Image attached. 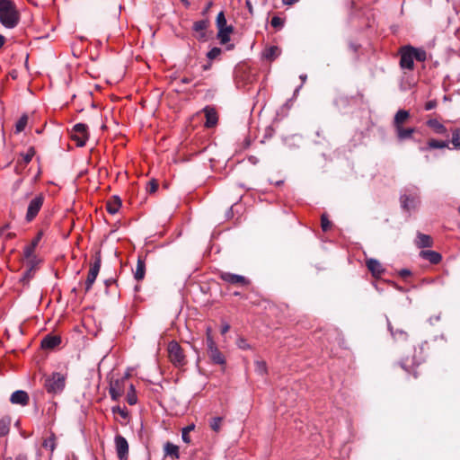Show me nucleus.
<instances>
[{
	"mask_svg": "<svg viewBox=\"0 0 460 460\" xmlns=\"http://www.w3.org/2000/svg\"><path fill=\"white\" fill-rule=\"evenodd\" d=\"M19 22L20 12L14 0H0V23L6 29H13Z\"/></svg>",
	"mask_w": 460,
	"mask_h": 460,
	"instance_id": "f257e3e1",
	"label": "nucleus"
},
{
	"mask_svg": "<svg viewBox=\"0 0 460 460\" xmlns=\"http://www.w3.org/2000/svg\"><path fill=\"white\" fill-rule=\"evenodd\" d=\"M426 59L427 52L423 48L404 45V69L412 70L414 68V61L424 62Z\"/></svg>",
	"mask_w": 460,
	"mask_h": 460,
	"instance_id": "f03ea898",
	"label": "nucleus"
},
{
	"mask_svg": "<svg viewBox=\"0 0 460 460\" xmlns=\"http://www.w3.org/2000/svg\"><path fill=\"white\" fill-rule=\"evenodd\" d=\"M66 385V376L54 372L45 378L44 387L49 394H58L63 391Z\"/></svg>",
	"mask_w": 460,
	"mask_h": 460,
	"instance_id": "7ed1b4c3",
	"label": "nucleus"
},
{
	"mask_svg": "<svg viewBox=\"0 0 460 460\" xmlns=\"http://www.w3.org/2000/svg\"><path fill=\"white\" fill-rule=\"evenodd\" d=\"M167 350L169 359L175 367H181L186 365V355L177 341H172L169 342Z\"/></svg>",
	"mask_w": 460,
	"mask_h": 460,
	"instance_id": "20e7f679",
	"label": "nucleus"
},
{
	"mask_svg": "<svg viewBox=\"0 0 460 460\" xmlns=\"http://www.w3.org/2000/svg\"><path fill=\"white\" fill-rule=\"evenodd\" d=\"M101 265H102L101 255L97 254L94 259L93 263L91 264V267H90V270H89V272L87 275V279L84 283L85 293H87L91 290V288L99 274Z\"/></svg>",
	"mask_w": 460,
	"mask_h": 460,
	"instance_id": "39448f33",
	"label": "nucleus"
},
{
	"mask_svg": "<svg viewBox=\"0 0 460 460\" xmlns=\"http://www.w3.org/2000/svg\"><path fill=\"white\" fill-rule=\"evenodd\" d=\"M43 202L44 196L42 194H39L30 201L26 213V220L28 222L32 221L36 217L43 205Z\"/></svg>",
	"mask_w": 460,
	"mask_h": 460,
	"instance_id": "423d86ee",
	"label": "nucleus"
},
{
	"mask_svg": "<svg viewBox=\"0 0 460 460\" xmlns=\"http://www.w3.org/2000/svg\"><path fill=\"white\" fill-rule=\"evenodd\" d=\"M115 447H116V453L119 460H128V443L127 439L117 434L115 436Z\"/></svg>",
	"mask_w": 460,
	"mask_h": 460,
	"instance_id": "0eeeda50",
	"label": "nucleus"
},
{
	"mask_svg": "<svg viewBox=\"0 0 460 460\" xmlns=\"http://www.w3.org/2000/svg\"><path fill=\"white\" fill-rule=\"evenodd\" d=\"M208 354L214 364L220 366L226 365V358L224 354L218 349L215 341L210 339H208Z\"/></svg>",
	"mask_w": 460,
	"mask_h": 460,
	"instance_id": "6e6552de",
	"label": "nucleus"
},
{
	"mask_svg": "<svg viewBox=\"0 0 460 460\" xmlns=\"http://www.w3.org/2000/svg\"><path fill=\"white\" fill-rule=\"evenodd\" d=\"M220 279L226 283L238 287H245L250 284V280L245 277L230 272H222L220 274Z\"/></svg>",
	"mask_w": 460,
	"mask_h": 460,
	"instance_id": "1a4fd4ad",
	"label": "nucleus"
},
{
	"mask_svg": "<svg viewBox=\"0 0 460 460\" xmlns=\"http://www.w3.org/2000/svg\"><path fill=\"white\" fill-rule=\"evenodd\" d=\"M74 139L77 141V146H83L88 139L87 126L83 123H77L74 126Z\"/></svg>",
	"mask_w": 460,
	"mask_h": 460,
	"instance_id": "9d476101",
	"label": "nucleus"
},
{
	"mask_svg": "<svg viewBox=\"0 0 460 460\" xmlns=\"http://www.w3.org/2000/svg\"><path fill=\"white\" fill-rule=\"evenodd\" d=\"M124 393V380L115 379L110 383L109 394L113 401H118Z\"/></svg>",
	"mask_w": 460,
	"mask_h": 460,
	"instance_id": "9b49d317",
	"label": "nucleus"
},
{
	"mask_svg": "<svg viewBox=\"0 0 460 460\" xmlns=\"http://www.w3.org/2000/svg\"><path fill=\"white\" fill-rule=\"evenodd\" d=\"M208 25L209 21L208 19L197 21L193 23L192 29L196 32V38L199 40H206Z\"/></svg>",
	"mask_w": 460,
	"mask_h": 460,
	"instance_id": "f8f14e48",
	"label": "nucleus"
},
{
	"mask_svg": "<svg viewBox=\"0 0 460 460\" xmlns=\"http://www.w3.org/2000/svg\"><path fill=\"white\" fill-rule=\"evenodd\" d=\"M206 117L205 126L207 128H213L217 124L218 115L216 109L212 106H206L203 109Z\"/></svg>",
	"mask_w": 460,
	"mask_h": 460,
	"instance_id": "ddd939ff",
	"label": "nucleus"
},
{
	"mask_svg": "<svg viewBox=\"0 0 460 460\" xmlns=\"http://www.w3.org/2000/svg\"><path fill=\"white\" fill-rule=\"evenodd\" d=\"M29 394L23 390H17L13 392L10 397V402L13 404H19L25 406L29 403Z\"/></svg>",
	"mask_w": 460,
	"mask_h": 460,
	"instance_id": "4468645a",
	"label": "nucleus"
},
{
	"mask_svg": "<svg viewBox=\"0 0 460 460\" xmlns=\"http://www.w3.org/2000/svg\"><path fill=\"white\" fill-rule=\"evenodd\" d=\"M420 257L429 261L431 264H438L442 256L439 252L432 250H422L420 252Z\"/></svg>",
	"mask_w": 460,
	"mask_h": 460,
	"instance_id": "2eb2a0df",
	"label": "nucleus"
},
{
	"mask_svg": "<svg viewBox=\"0 0 460 460\" xmlns=\"http://www.w3.org/2000/svg\"><path fill=\"white\" fill-rule=\"evenodd\" d=\"M366 265L374 277H380L384 272L381 263L376 259H367Z\"/></svg>",
	"mask_w": 460,
	"mask_h": 460,
	"instance_id": "dca6fc26",
	"label": "nucleus"
},
{
	"mask_svg": "<svg viewBox=\"0 0 460 460\" xmlns=\"http://www.w3.org/2000/svg\"><path fill=\"white\" fill-rule=\"evenodd\" d=\"M233 31H234V27L232 25H227L221 29H218L217 37L219 42L222 45L226 44L230 40V35L233 33Z\"/></svg>",
	"mask_w": 460,
	"mask_h": 460,
	"instance_id": "f3484780",
	"label": "nucleus"
},
{
	"mask_svg": "<svg viewBox=\"0 0 460 460\" xmlns=\"http://www.w3.org/2000/svg\"><path fill=\"white\" fill-rule=\"evenodd\" d=\"M61 342V339L58 336L56 335H47L42 341H41V347L45 349H54L55 347L58 346Z\"/></svg>",
	"mask_w": 460,
	"mask_h": 460,
	"instance_id": "a211bd4d",
	"label": "nucleus"
},
{
	"mask_svg": "<svg viewBox=\"0 0 460 460\" xmlns=\"http://www.w3.org/2000/svg\"><path fill=\"white\" fill-rule=\"evenodd\" d=\"M415 244L419 248H428L433 245V240L429 234L418 233L415 239Z\"/></svg>",
	"mask_w": 460,
	"mask_h": 460,
	"instance_id": "6ab92c4d",
	"label": "nucleus"
},
{
	"mask_svg": "<svg viewBox=\"0 0 460 460\" xmlns=\"http://www.w3.org/2000/svg\"><path fill=\"white\" fill-rule=\"evenodd\" d=\"M427 125L437 134L448 136L446 127L437 119H431L427 121Z\"/></svg>",
	"mask_w": 460,
	"mask_h": 460,
	"instance_id": "aec40b11",
	"label": "nucleus"
},
{
	"mask_svg": "<svg viewBox=\"0 0 460 460\" xmlns=\"http://www.w3.org/2000/svg\"><path fill=\"white\" fill-rule=\"evenodd\" d=\"M420 204V197L417 193L404 195V209H414Z\"/></svg>",
	"mask_w": 460,
	"mask_h": 460,
	"instance_id": "412c9836",
	"label": "nucleus"
},
{
	"mask_svg": "<svg viewBox=\"0 0 460 460\" xmlns=\"http://www.w3.org/2000/svg\"><path fill=\"white\" fill-rule=\"evenodd\" d=\"M121 207V200L119 197L117 196H113L111 199H109L106 203V208H107V211L111 214V215H114L116 214L119 209Z\"/></svg>",
	"mask_w": 460,
	"mask_h": 460,
	"instance_id": "4be33fe9",
	"label": "nucleus"
},
{
	"mask_svg": "<svg viewBox=\"0 0 460 460\" xmlns=\"http://www.w3.org/2000/svg\"><path fill=\"white\" fill-rule=\"evenodd\" d=\"M281 53V50L277 46H270L262 52V57L270 61L276 59Z\"/></svg>",
	"mask_w": 460,
	"mask_h": 460,
	"instance_id": "5701e85b",
	"label": "nucleus"
},
{
	"mask_svg": "<svg viewBox=\"0 0 460 460\" xmlns=\"http://www.w3.org/2000/svg\"><path fill=\"white\" fill-rule=\"evenodd\" d=\"M145 274H146L145 261L142 259L138 258L137 262V267L134 271V277L137 281H140L145 278Z\"/></svg>",
	"mask_w": 460,
	"mask_h": 460,
	"instance_id": "b1692460",
	"label": "nucleus"
},
{
	"mask_svg": "<svg viewBox=\"0 0 460 460\" xmlns=\"http://www.w3.org/2000/svg\"><path fill=\"white\" fill-rule=\"evenodd\" d=\"M164 453L166 456H169L174 459H178L180 457L179 447L171 442L165 443Z\"/></svg>",
	"mask_w": 460,
	"mask_h": 460,
	"instance_id": "393cba45",
	"label": "nucleus"
},
{
	"mask_svg": "<svg viewBox=\"0 0 460 460\" xmlns=\"http://www.w3.org/2000/svg\"><path fill=\"white\" fill-rule=\"evenodd\" d=\"M394 124L397 130V136L401 139L402 138V109L397 111L394 117Z\"/></svg>",
	"mask_w": 460,
	"mask_h": 460,
	"instance_id": "a878e982",
	"label": "nucleus"
},
{
	"mask_svg": "<svg viewBox=\"0 0 460 460\" xmlns=\"http://www.w3.org/2000/svg\"><path fill=\"white\" fill-rule=\"evenodd\" d=\"M195 429V424L191 423L181 429V438L186 444H190L191 439L190 432Z\"/></svg>",
	"mask_w": 460,
	"mask_h": 460,
	"instance_id": "bb28decb",
	"label": "nucleus"
},
{
	"mask_svg": "<svg viewBox=\"0 0 460 460\" xmlns=\"http://www.w3.org/2000/svg\"><path fill=\"white\" fill-rule=\"evenodd\" d=\"M42 447L46 448H49L51 452H53L56 448V436L54 433H51L49 437L46 438L42 443Z\"/></svg>",
	"mask_w": 460,
	"mask_h": 460,
	"instance_id": "cd10ccee",
	"label": "nucleus"
},
{
	"mask_svg": "<svg viewBox=\"0 0 460 460\" xmlns=\"http://www.w3.org/2000/svg\"><path fill=\"white\" fill-rule=\"evenodd\" d=\"M222 422H223L222 417L212 418L209 421V427L213 431L217 433L221 430Z\"/></svg>",
	"mask_w": 460,
	"mask_h": 460,
	"instance_id": "c85d7f7f",
	"label": "nucleus"
},
{
	"mask_svg": "<svg viewBox=\"0 0 460 460\" xmlns=\"http://www.w3.org/2000/svg\"><path fill=\"white\" fill-rule=\"evenodd\" d=\"M28 123V116L22 115L15 124V133H21L23 131Z\"/></svg>",
	"mask_w": 460,
	"mask_h": 460,
	"instance_id": "c756f323",
	"label": "nucleus"
},
{
	"mask_svg": "<svg viewBox=\"0 0 460 460\" xmlns=\"http://www.w3.org/2000/svg\"><path fill=\"white\" fill-rule=\"evenodd\" d=\"M428 146L431 149H441L447 147L448 146V142L437 139H430L428 141Z\"/></svg>",
	"mask_w": 460,
	"mask_h": 460,
	"instance_id": "7c9ffc66",
	"label": "nucleus"
},
{
	"mask_svg": "<svg viewBox=\"0 0 460 460\" xmlns=\"http://www.w3.org/2000/svg\"><path fill=\"white\" fill-rule=\"evenodd\" d=\"M10 430V420L1 419L0 420V437H4L9 433Z\"/></svg>",
	"mask_w": 460,
	"mask_h": 460,
	"instance_id": "2f4dec72",
	"label": "nucleus"
},
{
	"mask_svg": "<svg viewBox=\"0 0 460 460\" xmlns=\"http://www.w3.org/2000/svg\"><path fill=\"white\" fill-rule=\"evenodd\" d=\"M34 275V266L31 265V267L24 271L22 277L21 278V281L23 284H28L29 281L33 278Z\"/></svg>",
	"mask_w": 460,
	"mask_h": 460,
	"instance_id": "473e14b6",
	"label": "nucleus"
},
{
	"mask_svg": "<svg viewBox=\"0 0 460 460\" xmlns=\"http://www.w3.org/2000/svg\"><path fill=\"white\" fill-rule=\"evenodd\" d=\"M127 402L130 405H134L137 403V395H136V391H135V387L133 385H130V386H129V392L128 393V395H127Z\"/></svg>",
	"mask_w": 460,
	"mask_h": 460,
	"instance_id": "72a5a7b5",
	"label": "nucleus"
},
{
	"mask_svg": "<svg viewBox=\"0 0 460 460\" xmlns=\"http://www.w3.org/2000/svg\"><path fill=\"white\" fill-rule=\"evenodd\" d=\"M216 24H217V29H221L225 26H227L225 13L223 11H221L217 14V20H216Z\"/></svg>",
	"mask_w": 460,
	"mask_h": 460,
	"instance_id": "f704fd0d",
	"label": "nucleus"
},
{
	"mask_svg": "<svg viewBox=\"0 0 460 460\" xmlns=\"http://www.w3.org/2000/svg\"><path fill=\"white\" fill-rule=\"evenodd\" d=\"M451 143L456 148H460V128L453 131Z\"/></svg>",
	"mask_w": 460,
	"mask_h": 460,
	"instance_id": "c9c22d12",
	"label": "nucleus"
},
{
	"mask_svg": "<svg viewBox=\"0 0 460 460\" xmlns=\"http://www.w3.org/2000/svg\"><path fill=\"white\" fill-rule=\"evenodd\" d=\"M332 223L328 219L325 214H323L321 217V227L323 232H327L331 228Z\"/></svg>",
	"mask_w": 460,
	"mask_h": 460,
	"instance_id": "e433bc0d",
	"label": "nucleus"
},
{
	"mask_svg": "<svg viewBox=\"0 0 460 460\" xmlns=\"http://www.w3.org/2000/svg\"><path fill=\"white\" fill-rule=\"evenodd\" d=\"M256 371L260 375H265L267 373V365L265 361L258 360L255 362Z\"/></svg>",
	"mask_w": 460,
	"mask_h": 460,
	"instance_id": "4c0bfd02",
	"label": "nucleus"
},
{
	"mask_svg": "<svg viewBox=\"0 0 460 460\" xmlns=\"http://www.w3.org/2000/svg\"><path fill=\"white\" fill-rule=\"evenodd\" d=\"M113 413H118L122 419L126 420L128 417V411L127 408H120L119 406H116L112 408Z\"/></svg>",
	"mask_w": 460,
	"mask_h": 460,
	"instance_id": "58836bf2",
	"label": "nucleus"
},
{
	"mask_svg": "<svg viewBox=\"0 0 460 460\" xmlns=\"http://www.w3.org/2000/svg\"><path fill=\"white\" fill-rule=\"evenodd\" d=\"M221 49L214 47L208 52L207 57L212 60L217 58L221 54Z\"/></svg>",
	"mask_w": 460,
	"mask_h": 460,
	"instance_id": "ea45409f",
	"label": "nucleus"
},
{
	"mask_svg": "<svg viewBox=\"0 0 460 460\" xmlns=\"http://www.w3.org/2000/svg\"><path fill=\"white\" fill-rule=\"evenodd\" d=\"M270 24L275 29H280V28H282V26L284 24V21H283V19H281L279 16H273L270 21Z\"/></svg>",
	"mask_w": 460,
	"mask_h": 460,
	"instance_id": "a19ab883",
	"label": "nucleus"
},
{
	"mask_svg": "<svg viewBox=\"0 0 460 460\" xmlns=\"http://www.w3.org/2000/svg\"><path fill=\"white\" fill-rule=\"evenodd\" d=\"M35 248L33 245H27L23 250L24 258L30 260L34 254Z\"/></svg>",
	"mask_w": 460,
	"mask_h": 460,
	"instance_id": "79ce46f5",
	"label": "nucleus"
},
{
	"mask_svg": "<svg viewBox=\"0 0 460 460\" xmlns=\"http://www.w3.org/2000/svg\"><path fill=\"white\" fill-rule=\"evenodd\" d=\"M157 189H158V182L155 179L148 181L147 186H146L147 192L155 193L157 190Z\"/></svg>",
	"mask_w": 460,
	"mask_h": 460,
	"instance_id": "37998d69",
	"label": "nucleus"
},
{
	"mask_svg": "<svg viewBox=\"0 0 460 460\" xmlns=\"http://www.w3.org/2000/svg\"><path fill=\"white\" fill-rule=\"evenodd\" d=\"M35 155L33 147H30L26 154L22 155V159L25 164H29Z\"/></svg>",
	"mask_w": 460,
	"mask_h": 460,
	"instance_id": "c03bdc74",
	"label": "nucleus"
},
{
	"mask_svg": "<svg viewBox=\"0 0 460 460\" xmlns=\"http://www.w3.org/2000/svg\"><path fill=\"white\" fill-rule=\"evenodd\" d=\"M237 346L241 349H249L251 348L250 344L243 338H239L236 342Z\"/></svg>",
	"mask_w": 460,
	"mask_h": 460,
	"instance_id": "a18cd8bd",
	"label": "nucleus"
},
{
	"mask_svg": "<svg viewBox=\"0 0 460 460\" xmlns=\"http://www.w3.org/2000/svg\"><path fill=\"white\" fill-rule=\"evenodd\" d=\"M437 106V102L435 100H432V101H429L426 104H425V110L427 111H430L434 108H436Z\"/></svg>",
	"mask_w": 460,
	"mask_h": 460,
	"instance_id": "49530a36",
	"label": "nucleus"
},
{
	"mask_svg": "<svg viewBox=\"0 0 460 460\" xmlns=\"http://www.w3.org/2000/svg\"><path fill=\"white\" fill-rule=\"evenodd\" d=\"M397 57L399 58V66L402 67V46H400L397 49Z\"/></svg>",
	"mask_w": 460,
	"mask_h": 460,
	"instance_id": "de8ad7c7",
	"label": "nucleus"
},
{
	"mask_svg": "<svg viewBox=\"0 0 460 460\" xmlns=\"http://www.w3.org/2000/svg\"><path fill=\"white\" fill-rule=\"evenodd\" d=\"M41 236H42V233L41 232L38 233V234L35 236V238L31 241V244L33 245L34 247H36L38 245V243H40Z\"/></svg>",
	"mask_w": 460,
	"mask_h": 460,
	"instance_id": "09e8293b",
	"label": "nucleus"
},
{
	"mask_svg": "<svg viewBox=\"0 0 460 460\" xmlns=\"http://www.w3.org/2000/svg\"><path fill=\"white\" fill-rule=\"evenodd\" d=\"M230 330V325L228 323H223L221 327V334H226Z\"/></svg>",
	"mask_w": 460,
	"mask_h": 460,
	"instance_id": "8fccbe9b",
	"label": "nucleus"
},
{
	"mask_svg": "<svg viewBox=\"0 0 460 460\" xmlns=\"http://www.w3.org/2000/svg\"><path fill=\"white\" fill-rule=\"evenodd\" d=\"M208 339H210L211 341H214L213 337L211 335V329L209 327L207 329V335H206L207 346H208Z\"/></svg>",
	"mask_w": 460,
	"mask_h": 460,
	"instance_id": "3c124183",
	"label": "nucleus"
},
{
	"mask_svg": "<svg viewBox=\"0 0 460 460\" xmlns=\"http://www.w3.org/2000/svg\"><path fill=\"white\" fill-rule=\"evenodd\" d=\"M10 227V224L4 225L3 227H0V237L4 236V232L6 229Z\"/></svg>",
	"mask_w": 460,
	"mask_h": 460,
	"instance_id": "603ef678",
	"label": "nucleus"
},
{
	"mask_svg": "<svg viewBox=\"0 0 460 460\" xmlns=\"http://www.w3.org/2000/svg\"><path fill=\"white\" fill-rule=\"evenodd\" d=\"M282 1H283L284 4L291 5V4H295L296 2H297L298 0H282Z\"/></svg>",
	"mask_w": 460,
	"mask_h": 460,
	"instance_id": "864d4df0",
	"label": "nucleus"
},
{
	"mask_svg": "<svg viewBox=\"0 0 460 460\" xmlns=\"http://www.w3.org/2000/svg\"><path fill=\"white\" fill-rule=\"evenodd\" d=\"M14 236H15V234H13V233H7V234H4V239L5 240H10V239L13 238Z\"/></svg>",
	"mask_w": 460,
	"mask_h": 460,
	"instance_id": "5fc2aeb1",
	"label": "nucleus"
},
{
	"mask_svg": "<svg viewBox=\"0 0 460 460\" xmlns=\"http://www.w3.org/2000/svg\"><path fill=\"white\" fill-rule=\"evenodd\" d=\"M411 133H412V129H406V128H404V131H403L404 137H411Z\"/></svg>",
	"mask_w": 460,
	"mask_h": 460,
	"instance_id": "6e6d98bb",
	"label": "nucleus"
},
{
	"mask_svg": "<svg viewBox=\"0 0 460 460\" xmlns=\"http://www.w3.org/2000/svg\"><path fill=\"white\" fill-rule=\"evenodd\" d=\"M5 42V38L0 34V49L4 46Z\"/></svg>",
	"mask_w": 460,
	"mask_h": 460,
	"instance_id": "4d7b16f0",
	"label": "nucleus"
},
{
	"mask_svg": "<svg viewBox=\"0 0 460 460\" xmlns=\"http://www.w3.org/2000/svg\"><path fill=\"white\" fill-rule=\"evenodd\" d=\"M433 320H435L436 322H438V321H439V320H440V316H439V315H437V316H435L434 318H433V317H431V318L429 319L430 323H433Z\"/></svg>",
	"mask_w": 460,
	"mask_h": 460,
	"instance_id": "13d9d810",
	"label": "nucleus"
},
{
	"mask_svg": "<svg viewBox=\"0 0 460 460\" xmlns=\"http://www.w3.org/2000/svg\"><path fill=\"white\" fill-rule=\"evenodd\" d=\"M15 460H27V458L25 456L19 455L18 456H16Z\"/></svg>",
	"mask_w": 460,
	"mask_h": 460,
	"instance_id": "bf43d9fd",
	"label": "nucleus"
},
{
	"mask_svg": "<svg viewBox=\"0 0 460 460\" xmlns=\"http://www.w3.org/2000/svg\"><path fill=\"white\" fill-rule=\"evenodd\" d=\"M181 82L183 84H189V83H190V80L188 77H183V78H181Z\"/></svg>",
	"mask_w": 460,
	"mask_h": 460,
	"instance_id": "052dcab7",
	"label": "nucleus"
},
{
	"mask_svg": "<svg viewBox=\"0 0 460 460\" xmlns=\"http://www.w3.org/2000/svg\"><path fill=\"white\" fill-rule=\"evenodd\" d=\"M388 329H389V331L391 332V334L394 336V332H393V328H392V326H391V323H388Z\"/></svg>",
	"mask_w": 460,
	"mask_h": 460,
	"instance_id": "680f3d73",
	"label": "nucleus"
},
{
	"mask_svg": "<svg viewBox=\"0 0 460 460\" xmlns=\"http://www.w3.org/2000/svg\"><path fill=\"white\" fill-rule=\"evenodd\" d=\"M300 79L302 80L303 83H305L306 80V75H300Z\"/></svg>",
	"mask_w": 460,
	"mask_h": 460,
	"instance_id": "e2e57ef3",
	"label": "nucleus"
},
{
	"mask_svg": "<svg viewBox=\"0 0 460 460\" xmlns=\"http://www.w3.org/2000/svg\"><path fill=\"white\" fill-rule=\"evenodd\" d=\"M403 273H404V277H406V276L411 274V272L408 270H405V269L403 270Z\"/></svg>",
	"mask_w": 460,
	"mask_h": 460,
	"instance_id": "0e129e2a",
	"label": "nucleus"
},
{
	"mask_svg": "<svg viewBox=\"0 0 460 460\" xmlns=\"http://www.w3.org/2000/svg\"><path fill=\"white\" fill-rule=\"evenodd\" d=\"M403 115H404V120H405L409 116L408 111H404Z\"/></svg>",
	"mask_w": 460,
	"mask_h": 460,
	"instance_id": "69168bd1",
	"label": "nucleus"
},
{
	"mask_svg": "<svg viewBox=\"0 0 460 460\" xmlns=\"http://www.w3.org/2000/svg\"><path fill=\"white\" fill-rule=\"evenodd\" d=\"M247 5H248V9H249L250 13H252V6H251V4H250V3H249V2H247Z\"/></svg>",
	"mask_w": 460,
	"mask_h": 460,
	"instance_id": "338daca9",
	"label": "nucleus"
},
{
	"mask_svg": "<svg viewBox=\"0 0 460 460\" xmlns=\"http://www.w3.org/2000/svg\"><path fill=\"white\" fill-rule=\"evenodd\" d=\"M281 183H282V181H277V182H276V184H277V185H279V184H281Z\"/></svg>",
	"mask_w": 460,
	"mask_h": 460,
	"instance_id": "774afa93",
	"label": "nucleus"
}]
</instances>
